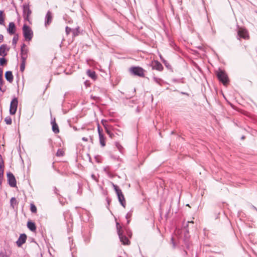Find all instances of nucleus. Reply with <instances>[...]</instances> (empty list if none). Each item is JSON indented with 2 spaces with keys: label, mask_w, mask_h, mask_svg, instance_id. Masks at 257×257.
<instances>
[{
  "label": "nucleus",
  "mask_w": 257,
  "mask_h": 257,
  "mask_svg": "<svg viewBox=\"0 0 257 257\" xmlns=\"http://www.w3.org/2000/svg\"><path fill=\"white\" fill-rule=\"evenodd\" d=\"M113 187L117 194L118 200L120 204L124 207H125L126 202L123 194L121 190L117 186V185L113 184Z\"/></svg>",
  "instance_id": "nucleus-1"
},
{
  "label": "nucleus",
  "mask_w": 257,
  "mask_h": 257,
  "mask_svg": "<svg viewBox=\"0 0 257 257\" xmlns=\"http://www.w3.org/2000/svg\"><path fill=\"white\" fill-rule=\"evenodd\" d=\"M23 33L26 41H30L32 40L33 36V33L29 26L24 25L23 27Z\"/></svg>",
  "instance_id": "nucleus-2"
},
{
  "label": "nucleus",
  "mask_w": 257,
  "mask_h": 257,
  "mask_svg": "<svg viewBox=\"0 0 257 257\" xmlns=\"http://www.w3.org/2000/svg\"><path fill=\"white\" fill-rule=\"evenodd\" d=\"M216 75L218 80L221 82L224 85H226L228 82V78L225 72L220 69L216 72Z\"/></svg>",
  "instance_id": "nucleus-3"
},
{
  "label": "nucleus",
  "mask_w": 257,
  "mask_h": 257,
  "mask_svg": "<svg viewBox=\"0 0 257 257\" xmlns=\"http://www.w3.org/2000/svg\"><path fill=\"white\" fill-rule=\"evenodd\" d=\"M130 71L134 75L142 77L145 76V70L140 67H132L130 69Z\"/></svg>",
  "instance_id": "nucleus-4"
},
{
  "label": "nucleus",
  "mask_w": 257,
  "mask_h": 257,
  "mask_svg": "<svg viewBox=\"0 0 257 257\" xmlns=\"http://www.w3.org/2000/svg\"><path fill=\"white\" fill-rule=\"evenodd\" d=\"M23 17L25 21H29V17L32 14L29 4H25L23 8Z\"/></svg>",
  "instance_id": "nucleus-5"
},
{
  "label": "nucleus",
  "mask_w": 257,
  "mask_h": 257,
  "mask_svg": "<svg viewBox=\"0 0 257 257\" xmlns=\"http://www.w3.org/2000/svg\"><path fill=\"white\" fill-rule=\"evenodd\" d=\"M18 99L15 97L11 101L10 107V113L14 115L16 113L18 106Z\"/></svg>",
  "instance_id": "nucleus-6"
},
{
  "label": "nucleus",
  "mask_w": 257,
  "mask_h": 257,
  "mask_svg": "<svg viewBox=\"0 0 257 257\" xmlns=\"http://www.w3.org/2000/svg\"><path fill=\"white\" fill-rule=\"evenodd\" d=\"M8 181L11 187H15L16 186L17 182L14 175L11 172L7 173Z\"/></svg>",
  "instance_id": "nucleus-7"
},
{
  "label": "nucleus",
  "mask_w": 257,
  "mask_h": 257,
  "mask_svg": "<svg viewBox=\"0 0 257 257\" xmlns=\"http://www.w3.org/2000/svg\"><path fill=\"white\" fill-rule=\"evenodd\" d=\"M116 229H117V233H118V235L119 236V238L120 239V241H129V238L126 237L125 236H124L122 232H121V227L120 226V225L117 222L116 223Z\"/></svg>",
  "instance_id": "nucleus-8"
},
{
  "label": "nucleus",
  "mask_w": 257,
  "mask_h": 257,
  "mask_svg": "<svg viewBox=\"0 0 257 257\" xmlns=\"http://www.w3.org/2000/svg\"><path fill=\"white\" fill-rule=\"evenodd\" d=\"M52 21V15L51 12L48 11L45 16V26L49 25Z\"/></svg>",
  "instance_id": "nucleus-9"
},
{
  "label": "nucleus",
  "mask_w": 257,
  "mask_h": 257,
  "mask_svg": "<svg viewBox=\"0 0 257 257\" xmlns=\"http://www.w3.org/2000/svg\"><path fill=\"white\" fill-rule=\"evenodd\" d=\"M152 69L160 71L163 70V67L161 63L158 61H155L152 63Z\"/></svg>",
  "instance_id": "nucleus-10"
},
{
  "label": "nucleus",
  "mask_w": 257,
  "mask_h": 257,
  "mask_svg": "<svg viewBox=\"0 0 257 257\" xmlns=\"http://www.w3.org/2000/svg\"><path fill=\"white\" fill-rule=\"evenodd\" d=\"M7 31L8 33L11 35H13L15 33L16 27L14 23L11 22L9 23Z\"/></svg>",
  "instance_id": "nucleus-11"
},
{
  "label": "nucleus",
  "mask_w": 257,
  "mask_h": 257,
  "mask_svg": "<svg viewBox=\"0 0 257 257\" xmlns=\"http://www.w3.org/2000/svg\"><path fill=\"white\" fill-rule=\"evenodd\" d=\"M238 35L239 37L246 39L248 37L247 31L245 29H240L238 31Z\"/></svg>",
  "instance_id": "nucleus-12"
},
{
  "label": "nucleus",
  "mask_w": 257,
  "mask_h": 257,
  "mask_svg": "<svg viewBox=\"0 0 257 257\" xmlns=\"http://www.w3.org/2000/svg\"><path fill=\"white\" fill-rule=\"evenodd\" d=\"M5 77L8 81L11 83L13 82L14 77L12 72L10 71H8L5 73Z\"/></svg>",
  "instance_id": "nucleus-13"
},
{
  "label": "nucleus",
  "mask_w": 257,
  "mask_h": 257,
  "mask_svg": "<svg viewBox=\"0 0 257 257\" xmlns=\"http://www.w3.org/2000/svg\"><path fill=\"white\" fill-rule=\"evenodd\" d=\"M28 228L32 231H35L36 229L35 224L32 221H28L27 223Z\"/></svg>",
  "instance_id": "nucleus-14"
},
{
  "label": "nucleus",
  "mask_w": 257,
  "mask_h": 257,
  "mask_svg": "<svg viewBox=\"0 0 257 257\" xmlns=\"http://www.w3.org/2000/svg\"><path fill=\"white\" fill-rule=\"evenodd\" d=\"M99 140L101 146L104 147L105 146V139L103 134H99Z\"/></svg>",
  "instance_id": "nucleus-15"
},
{
  "label": "nucleus",
  "mask_w": 257,
  "mask_h": 257,
  "mask_svg": "<svg viewBox=\"0 0 257 257\" xmlns=\"http://www.w3.org/2000/svg\"><path fill=\"white\" fill-rule=\"evenodd\" d=\"M7 45H2L0 47V56H5L7 55L6 53Z\"/></svg>",
  "instance_id": "nucleus-16"
},
{
  "label": "nucleus",
  "mask_w": 257,
  "mask_h": 257,
  "mask_svg": "<svg viewBox=\"0 0 257 257\" xmlns=\"http://www.w3.org/2000/svg\"><path fill=\"white\" fill-rule=\"evenodd\" d=\"M26 45L23 44L21 48V55L27 56L28 50L26 48Z\"/></svg>",
  "instance_id": "nucleus-17"
},
{
  "label": "nucleus",
  "mask_w": 257,
  "mask_h": 257,
  "mask_svg": "<svg viewBox=\"0 0 257 257\" xmlns=\"http://www.w3.org/2000/svg\"><path fill=\"white\" fill-rule=\"evenodd\" d=\"M52 130L55 134H57L59 132V130L58 125L55 121L52 122Z\"/></svg>",
  "instance_id": "nucleus-18"
},
{
  "label": "nucleus",
  "mask_w": 257,
  "mask_h": 257,
  "mask_svg": "<svg viewBox=\"0 0 257 257\" xmlns=\"http://www.w3.org/2000/svg\"><path fill=\"white\" fill-rule=\"evenodd\" d=\"M189 223H192V224H193L194 222L193 221H188L187 222L186 225L184 226V236H185V239H187L188 238V230H187L186 227L188 226Z\"/></svg>",
  "instance_id": "nucleus-19"
},
{
  "label": "nucleus",
  "mask_w": 257,
  "mask_h": 257,
  "mask_svg": "<svg viewBox=\"0 0 257 257\" xmlns=\"http://www.w3.org/2000/svg\"><path fill=\"white\" fill-rule=\"evenodd\" d=\"M87 74L90 78L92 79L96 78V75L95 72L92 71L90 70H88L87 71Z\"/></svg>",
  "instance_id": "nucleus-20"
},
{
  "label": "nucleus",
  "mask_w": 257,
  "mask_h": 257,
  "mask_svg": "<svg viewBox=\"0 0 257 257\" xmlns=\"http://www.w3.org/2000/svg\"><path fill=\"white\" fill-rule=\"evenodd\" d=\"M72 32L73 37L78 36L80 33L79 27H78L77 28H76L75 29H72Z\"/></svg>",
  "instance_id": "nucleus-21"
},
{
  "label": "nucleus",
  "mask_w": 257,
  "mask_h": 257,
  "mask_svg": "<svg viewBox=\"0 0 257 257\" xmlns=\"http://www.w3.org/2000/svg\"><path fill=\"white\" fill-rule=\"evenodd\" d=\"M153 80L157 84H158L160 85H161V82L163 81L162 80L161 78H157L155 76H154L153 77Z\"/></svg>",
  "instance_id": "nucleus-22"
},
{
  "label": "nucleus",
  "mask_w": 257,
  "mask_h": 257,
  "mask_svg": "<svg viewBox=\"0 0 257 257\" xmlns=\"http://www.w3.org/2000/svg\"><path fill=\"white\" fill-rule=\"evenodd\" d=\"M19 39V36L18 35H16L13 37V40H12V44L14 46H16V44L18 41Z\"/></svg>",
  "instance_id": "nucleus-23"
},
{
  "label": "nucleus",
  "mask_w": 257,
  "mask_h": 257,
  "mask_svg": "<svg viewBox=\"0 0 257 257\" xmlns=\"http://www.w3.org/2000/svg\"><path fill=\"white\" fill-rule=\"evenodd\" d=\"M27 235L25 234H22L18 239L17 241H26Z\"/></svg>",
  "instance_id": "nucleus-24"
},
{
  "label": "nucleus",
  "mask_w": 257,
  "mask_h": 257,
  "mask_svg": "<svg viewBox=\"0 0 257 257\" xmlns=\"http://www.w3.org/2000/svg\"><path fill=\"white\" fill-rule=\"evenodd\" d=\"M64 152L62 150L58 149L56 153V156L58 157H61L64 155Z\"/></svg>",
  "instance_id": "nucleus-25"
},
{
  "label": "nucleus",
  "mask_w": 257,
  "mask_h": 257,
  "mask_svg": "<svg viewBox=\"0 0 257 257\" xmlns=\"http://www.w3.org/2000/svg\"><path fill=\"white\" fill-rule=\"evenodd\" d=\"M4 166H1L0 167V184L2 183L1 178H3L4 176Z\"/></svg>",
  "instance_id": "nucleus-26"
},
{
  "label": "nucleus",
  "mask_w": 257,
  "mask_h": 257,
  "mask_svg": "<svg viewBox=\"0 0 257 257\" xmlns=\"http://www.w3.org/2000/svg\"><path fill=\"white\" fill-rule=\"evenodd\" d=\"M30 209L33 213H35L37 211V208L34 204H31Z\"/></svg>",
  "instance_id": "nucleus-27"
},
{
  "label": "nucleus",
  "mask_w": 257,
  "mask_h": 257,
  "mask_svg": "<svg viewBox=\"0 0 257 257\" xmlns=\"http://www.w3.org/2000/svg\"><path fill=\"white\" fill-rule=\"evenodd\" d=\"M5 121L7 124H12V119L10 116H7L5 118Z\"/></svg>",
  "instance_id": "nucleus-28"
},
{
  "label": "nucleus",
  "mask_w": 257,
  "mask_h": 257,
  "mask_svg": "<svg viewBox=\"0 0 257 257\" xmlns=\"http://www.w3.org/2000/svg\"><path fill=\"white\" fill-rule=\"evenodd\" d=\"M3 12L2 11H0V24L3 25L4 23V19L3 17Z\"/></svg>",
  "instance_id": "nucleus-29"
},
{
  "label": "nucleus",
  "mask_w": 257,
  "mask_h": 257,
  "mask_svg": "<svg viewBox=\"0 0 257 257\" xmlns=\"http://www.w3.org/2000/svg\"><path fill=\"white\" fill-rule=\"evenodd\" d=\"M6 63H7V60L5 58H4V57L0 58V65H4Z\"/></svg>",
  "instance_id": "nucleus-30"
},
{
  "label": "nucleus",
  "mask_w": 257,
  "mask_h": 257,
  "mask_svg": "<svg viewBox=\"0 0 257 257\" xmlns=\"http://www.w3.org/2000/svg\"><path fill=\"white\" fill-rule=\"evenodd\" d=\"M25 63L21 62V65H20V71L21 72H23L25 70Z\"/></svg>",
  "instance_id": "nucleus-31"
},
{
  "label": "nucleus",
  "mask_w": 257,
  "mask_h": 257,
  "mask_svg": "<svg viewBox=\"0 0 257 257\" xmlns=\"http://www.w3.org/2000/svg\"><path fill=\"white\" fill-rule=\"evenodd\" d=\"M116 147H117V148L118 149V150L120 152H122V150L123 149V148L121 146L120 144H119L118 143H116Z\"/></svg>",
  "instance_id": "nucleus-32"
},
{
  "label": "nucleus",
  "mask_w": 257,
  "mask_h": 257,
  "mask_svg": "<svg viewBox=\"0 0 257 257\" xmlns=\"http://www.w3.org/2000/svg\"><path fill=\"white\" fill-rule=\"evenodd\" d=\"M132 216V213L131 212H128L126 216H125V218L127 219V223L128 224L130 223V220H128V219L130 218H131Z\"/></svg>",
  "instance_id": "nucleus-33"
},
{
  "label": "nucleus",
  "mask_w": 257,
  "mask_h": 257,
  "mask_svg": "<svg viewBox=\"0 0 257 257\" xmlns=\"http://www.w3.org/2000/svg\"><path fill=\"white\" fill-rule=\"evenodd\" d=\"M65 32L67 35H69L71 32H72V29L67 26L65 28Z\"/></svg>",
  "instance_id": "nucleus-34"
},
{
  "label": "nucleus",
  "mask_w": 257,
  "mask_h": 257,
  "mask_svg": "<svg viewBox=\"0 0 257 257\" xmlns=\"http://www.w3.org/2000/svg\"><path fill=\"white\" fill-rule=\"evenodd\" d=\"M27 58V56L21 55L22 62L26 63V60Z\"/></svg>",
  "instance_id": "nucleus-35"
},
{
  "label": "nucleus",
  "mask_w": 257,
  "mask_h": 257,
  "mask_svg": "<svg viewBox=\"0 0 257 257\" xmlns=\"http://www.w3.org/2000/svg\"><path fill=\"white\" fill-rule=\"evenodd\" d=\"M10 202H11V204L12 205H13V204L14 203L16 204L17 203V200L16 199H15V198L14 197H13L11 198V200H10Z\"/></svg>",
  "instance_id": "nucleus-36"
},
{
  "label": "nucleus",
  "mask_w": 257,
  "mask_h": 257,
  "mask_svg": "<svg viewBox=\"0 0 257 257\" xmlns=\"http://www.w3.org/2000/svg\"><path fill=\"white\" fill-rule=\"evenodd\" d=\"M3 69L2 68H0V81L3 82Z\"/></svg>",
  "instance_id": "nucleus-37"
},
{
  "label": "nucleus",
  "mask_w": 257,
  "mask_h": 257,
  "mask_svg": "<svg viewBox=\"0 0 257 257\" xmlns=\"http://www.w3.org/2000/svg\"><path fill=\"white\" fill-rule=\"evenodd\" d=\"M18 247H21L25 242H16Z\"/></svg>",
  "instance_id": "nucleus-38"
},
{
  "label": "nucleus",
  "mask_w": 257,
  "mask_h": 257,
  "mask_svg": "<svg viewBox=\"0 0 257 257\" xmlns=\"http://www.w3.org/2000/svg\"><path fill=\"white\" fill-rule=\"evenodd\" d=\"M0 257H9V255L4 252H1Z\"/></svg>",
  "instance_id": "nucleus-39"
},
{
  "label": "nucleus",
  "mask_w": 257,
  "mask_h": 257,
  "mask_svg": "<svg viewBox=\"0 0 257 257\" xmlns=\"http://www.w3.org/2000/svg\"><path fill=\"white\" fill-rule=\"evenodd\" d=\"M97 131H98L99 135V134H102V130L100 128V127L99 125L97 126Z\"/></svg>",
  "instance_id": "nucleus-40"
},
{
  "label": "nucleus",
  "mask_w": 257,
  "mask_h": 257,
  "mask_svg": "<svg viewBox=\"0 0 257 257\" xmlns=\"http://www.w3.org/2000/svg\"><path fill=\"white\" fill-rule=\"evenodd\" d=\"M106 131L107 134L108 135H109L110 137H111V135L112 134H111V132L109 130H108V129L107 128H106Z\"/></svg>",
  "instance_id": "nucleus-41"
},
{
  "label": "nucleus",
  "mask_w": 257,
  "mask_h": 257,
  "mask_svg": "<svg viewBox=\"0 0 257 257\" xmlns=\"http://www.w3.org/2000/svg\"><path fill=\"white\" fill-rule=\"evenodd\" d=\"M106 131L107 134L108 135H109L110 137H111V135L112 134H111V132L109 130H108V129L107 128H106Z\"/></svg>",
  "instance_id": "nucleus-42"
},
{
  "label": "nucleus",
  "mask_w": 257,
  "mask_h": 257,
  "mask_svg": "<svg viewBox=\"0 0 257 257\" xmlns=\"http://www.w3.org/2000/svg\"><path fill=\"white\" fill-rule=\"evenodd\" d=\"M91 177H92V178L94 180L96 181H97V180L96 177L95 176V175H94V174H92V175H91Z\"/></svg>",
  "instance_id": "nucleus-43"
},
{
  "label": "nucleus",
  "mask_w": 257,
  "mask_h": 257,
  "mask_svg": "<svg viewBox=\"0 0 257 257\" xmlns=\"http://www.w3.org/2000/svg\"><path fill=\"white\" fill-rule=\"evenodd\" d=\"M131 242H122V244L124 245H128L130 244Z\"/></svg>",
  "instance_id": "nucleus-44"
},
{
  "label": "nucleus",
  "mask_w": 257,
  "mask_h": 257,
  "mask_svg": "<svg viewBox=\"0 0 257 257\" xmlns=\"http://www.w3.org/2000/svg\"><path fill=\"white\" fill-rule=\"evenodd\" d=\"M4 36L3 35L0 34V41H2L3 40Z\"/></svg>",
  "instance_id": "nucleus-45"
},
{
  "label": "nucleus",
  "mask_w": 257,
  "mask_h": 257,
  "mask_svg": "<svg viewBox=\"0 0 257 257\" xmlns=\"http://www.w3.org/2000/svg\"><path fill=\"white\" fill-rule=\"evenodd\" d=\"M82 140L85 142H87L88 141V139L87 138H85V137H83L82 138Z\"/></svg>",
  "instance_id": "nucleus-46"
},
{
  "label": "nucleus",
  "mask_w": 257,
  "mask_h": 257,
  "mask_svg": "<svg viewBox=\"0 0 257 257\" xmlns=\"http://www.w3.org/2000/svg\"><path fill=\"white\" fill-rule=\"evenodd\" d=\"M252 207L254 209L257 211V208L255 206H253Z\"/></svg>",
  "instance_id": "nucleus-47"
},
{
  "label": "nucleus",
  "mask_w": 257,
  "mask_h": 257,
  "mask_svg": "<svg viewBox=\"0 0 257 257\" xmlns=\"http://www.w3.org/2000/svg\"><path fill=\"white\" fill-rule=\"evenodd\" d=\"M175 242H174V241H173V242H172V244H173V246H175Z\"/></svg>",
  "instance_id": "nucleus-48"
},
{
  "label": "nucleus",
  "mask_w": 257,
  "mask_h": 257,
  "mask_svg": "<svg viewBox=\"0 0 257 257\" xmlns=\"http://www.w3.org/2000/svg\"><path fill=\"white\" fill-rule=\"evenodd\" d=\"M3 82L0 81V85L1 86H2Z\"/></svg>",
  "instance_id": "nucleus-49"
},
{
  "label": "nucleus",
  "mask_w": 257,
  "mask_h": 257,
  "mask_svg": "<svg viewBox=\"0 0 257 257\" xmlns=\"http://www.w3.org/2000/svg\"><path fill=\"white\" fill-rule=\"evenodd\" d=\"M128 235V236H129V237L131 238V234H130V233H129Z\"/></svg>",
  "instance_id": "nucleus-50"
},
{
  "label": "nucleus",
  "mask_w": 257,
  "mask_h": 257,
  "mask_svg": "<svg viewBox=\"0 0 257 257\" xmlns=\"http://www.w3.org/2000/svg\"><path fill=\"white\" fill-rule=\"evenodd\" d=\"M244 137H243V136H242V137H241V139H244Z\"/></svg>",
  "instance_id": "nucleus-51"
},
{
  "label": "nucleus",
  "mask_w": 257,
  "mask_h": 257,
  "mask_svg": "<svg viewBox=\"0 0 257 257\" xmlns=\"http://www.w3.org/2000/svg\"><path fill=\"white\" fill-rule=\"evenodd\" d=\"M164 63L166 65V61H164Z\"/></svg>",
  "instance_id": "nucleus-52"
},
{
  "label": "nucleus",
  "mask_w": 257,
  "mask_h": 257,
  "mask_svg": "<svg viewBox=\"0 0 257 257\" xmlns=\"http://www.w3.org/2000/svg\"><path fill=\"white\" fill-rule=\"evenodd\" d=\"M103 125H104V126H105V125H104V124H103ZM105 128H106V127H105Z\"/></svg>",
  "instance_id": "nucleus-53"
},
{
  "label": "nucleus",
  "mask_w": 257,
  "mask_h": 257,
  "mask_svg": "<svg viewBox=\"0 0 257 257\" xmlns=\"http://www.w3.org/2000/svg\"><path fill=\"white\" fill-rule=\"evenodd\" d=\"M103 125H104V126H105V125H104V124H103ZM105 128H106V127H105Z\"/></svg>",
  "instance_id": "nucleus-54"
},
{
  "label": "nucleus",
  "mask_w": 257,
  "mask_h": 257,
  "mask_svg": "<svg viewBox=\"0 0 257 257\" xmlns=\"http://www.w3.org/2000/svg\"><path fill=\"white\" fill-rule=\"evenodd\" d=\"M171 240H172V241H174V239L173 238L171 239Z\"/></svg>",
  "instance_id": "nucleus-55"
}]
</instances>
